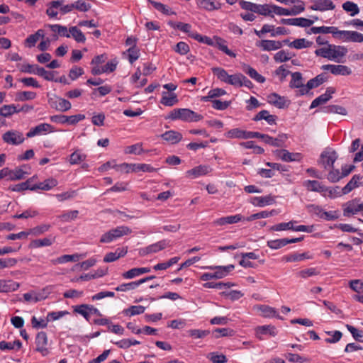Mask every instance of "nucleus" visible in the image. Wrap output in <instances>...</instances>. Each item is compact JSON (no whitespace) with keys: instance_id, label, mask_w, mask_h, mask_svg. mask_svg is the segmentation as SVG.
Here are the masks:
<instances>
[{"instance_id":"obj_6","label":"nucleus","mask_w":363,"mask_h":363,"mask_svg":"<svg viewBox=\"0 0 363 363\" xmlns=\"http://www.w3.org/2000/svg\"><path fill=\"white\" fill-rule=\"evenodd\" d=\"M291 79L289 82V87L291 89H299L298 91L296 92V96H301L306 94V92L304 91V88H306V85L303 84V80L302 74L298 72L291 73Z\"/></svg>"},{"instance_id":"obj_13","label":"nucleus","mask_w":363,"mask_h":363,"mask_svg":"<svg viewBox=\"0 0 363 363\" xmlns=\"http://www.w3.org/2000/svg\"><path fill=\"white\" fill-rule=\"evenodd\" d=\"M337 159L335 151H324L320 155V163L325 169L333 167L334 163Z\"/></svg>"},{"instance_id":"obj_3","label":"nucleus","mask_w":363,"mask_h":363,"mask_svg":"<svg viewBox=\"0 0 363 363\" xmlns=\"http://www.w3.org/2000/svg\"><path fill=\"white\" fill-rule=\"evenodd\" d=\"M131 229L128 226H118L116 228H113L103 234L101 237L100 242L103 243H109L123 237V235L131 233Z\"/></svg>"},{"instance_id":"obj_29","label":"nucleus","mask_w":363,"mask_h":363,"mask_svg":"<svg viewBox=\"0 0 363 363\" xmlns=\"http://www.w3.org/2000/svg\"><path fill=\"white\" fill-rule=\"evenodd\" d=\"M267 101L269 104L279 108H283L287 106L286 99L277 93H272L269 94L267 96Z\"/></svg>"},{"instance_id":"obj_51","label":"nucleus","mask_w":363,"mask_h":363,"mask_svg":"<svg viewBox=\"0 0 363 363\" xmlns=\"http://www.w3.org/2000/svg\"><path fill=\"white\" fill-rule=\"evenodd\" d=\"M74 311L82 315L87 321L90 319L89 305L82 304L73 307Z\"/></svg>"},{"instance_id":"obj_48","label":"nucleus","mask_w":363,"mask_h":363,"mask_svg":"<svg viewBox=\"0 0 363 363\" xmlns=\"http://www.w3.org/2000/svg\"><path fill=\"white\" fill-rule=\"evenodd\" d=\"M274 202V199L270 196H259V197H254L252 203L254 206H257L260 207H263L267 205L272 204Z\"/></svg>"},{"instance_id":"obj_7","label":"nucleus","mask_w":363,"mask_h":363,"mask_svg":"<svg viewBox=\"0 0 363 363\" xmlns=\"http://www.w3.org/2000/svg\"><path fill=\"white\" fill-rule=\"evenodd\" d=\"M55 132L54 127L49 123H40L32 128L27 133L28 138H33L38 135H47Z\"/></svg>"},{"instance_id":"obj_47","label":"nucleus","mask_w":363,"mask_h":363,"mask_svg":"<svg viewBox=\"0 0 363 363\" xmlns=\"http://www.w3.org/2000/svg\"><path fill=\"white\" fill-rule=\"evenodd\" d=\"M19 112L20 110H18L14 104L4 105L0 108V116L4 117H9L13 113Z\"/></svg>"},{"instance_id":"obj_12","label":"nucleus","mask_w":363,"mask_h":363,"mask_svg":"<svg viewBox=\"0 0 363 363\" xmlns=\"http://www.w3.org/2000/svg\"><path fill=\"white\" fill-rule=\"evenodd\" d=\"M323 70L330 71L334 75L348 76L352 74L351 69L342 65H325L322 66Z\"/></svg>"},{"instance_id":"obj_61","label":"nucleus","mask_w":363,"mask_h":363,"mask_svg":"<svg viewBox=\"0 0 363 363\" xmlns=\"http://www.w3.org/2000/svg\"><path fill=\"white\" fill-rule=\"evenodd\" d=\"M294 55H292L289 52L282 50L274 55V59L277 62H284L289 60Z\"/></svg>"},{"instance_id":"obj_30","label":"nucleus","mask_w":363,"mask_h":363,"mask_svg":"<svg viewBox=\"0 0 363 363\" xmlns=\"http://www.w3.org/2000/svg\"><path fill=\"white\" fill-rule=\"evenodd\" d=\"M177 95L172 92H162L160 103L166 106H172L178 103Z\"/></svg>"},{"instance_id":"obj_15","label":"nucleus","mask_w":363,"mask_h":363,"mask_svg":"<svg viewBox=\"0 0 363 363\" xmlns=\"http://www.w3.org/2000/svg\"><path fill=\"white\" fill-rule=\"evenodd\" d=\"M48 297V293L45 289L40 291H30L23 294V298L28 303H37L45 300Z\"/></svg>"},{"instance_id":"obj_17","label":"nucleus","mask_w":363,"mask_h":363,"mask_svg":"<svg viewBox=\"0 0 363 363\" xmlns=\"http://www.w3.org/2000/svg\"><path fill=\"white\" fill-rule=\"evenodd\" d=\"M36 350L41 353L43 356H46L48 353V337L45 332H40L37 334L35 338Z\"/></svg>"},{"instance_id":"obj_50","label":"nucleus","mask_w":363,"mask_h":363,"mask_svg":"<svg viewBox=\"0 0 363 363\" xmlns=\"http://www.w3.org/2000/svg\"><path fill=\"white\" fill-rule=\"evenodd\" d=\"M69 33L70 37L72 36L77 43H84L86 41L85 35L77 27H71Z\"/></svg>"},{"instance_id":"obj_41","label":"nucleus","mask_w":363,"mask_h":363,"mask_svg":"<svg viewBox=\"0 0 363 363\" xmlns=\"http://www.w3.org/2000/svg\"><path fill=\"white\" fill-rule=\"evenodd\" d=\"M323 112L325 113H337L345 116L347 111L345 108L339 105H330L324 107Z\"/></svg>"},{"instance_id":"obj_57","label":"nucleus","mask_w":363,"mask_h":363,"mask_svg":"<svg viewBox=\"0 0 363 363\" xmlns=\"http://www.w3.org/2000/svg\"><path fill=\"white\" fill-rule=\"evenodd\" d=\"M50 28L52 31L55 33H57L60 35L69 38L70 35L69 33V30H67V27L58 24L55 25H49Z\"/></svg>"},{"instance_id":"obj_46","label":"nucleus","mask_w":363,"mask_h":363,"mask_svg":"<svg viewBox=\"0 0 363 363\" xmlns=\"http://www.w3.org/2000/svg\"><path fill=\"white\" fill-rule=\"evenodd\" d=\"M86 155L84 154L80 150H77L70 155L69 162L71 164H77L84 161Z\"/></svg>"},{"instance_id":"obj_36","label":"nucleus","mask_w":363,"mask_h":363,"mask_svg":"<svg viewBox=\"0 0 363 363\" xmlns=\"http://www.w3.org/2000/svg\"><path fill=\"white\" fill-rule=\"evenodd\" d=\"M325 80L326 78L323 74H318V76L310 79L307 82V84H306V88H304V91L306 92V94H308L310 89L319 86L323 82H325Z\"/></svg>"},{"instance_id":"obj_27","label":"nucleus","mask_w":363,"mask_h":363,"mask_svg":"<svg viewBox=\"0 0 363 363\" xmlns=\"http://www.w3.org/2000/svg\"><path fill=\"white\" fill-rule=\"evenodd\" d=\"M253 131H247L240 128H233L228 130V138L238 139L252 138Z\"/></svg>"},{"instance_id":"obj_56","label":"nucleus","mask_w":363,"mask_h":363,"mask_svg":"<svg viewBox=\"0 0 363 363\" xmlns=\"http://www.w3.org/2000/svg\"><path fill=\"white\" fill-rule=\"evenodd\" d=\"M245 71L252 79L256 82L259 83H264L265 82V78L259 74L254 68L248 66Z\"/></svg>"},{"instance_id":"obj_53","label":"nucleus","mask_w":363,"mask_h":363,"mask_svg":"<svg viewBox=\"0 0 363 363\" xmlns=\"http://www.w3.org/2000/svg\"><path fill=\"white\" fill-rule=\"evenodd\" d=\"M274 4H259L258 14L264 16H270L274 17Z\"/></svg>"},{"instance_id":"obj_62","label":"nucleus","mask_w":363,"mask_h":363,"mask_svg":"<svg viewBox=\"0 0 363 363\" xmlns=\"http://www.w3.org/2000/svg\"><path fill=\"white\" fill-rule=\"evenodd\" d=\"M50 228V225L49 224H42L40 225H38L36 227H34L29 230L30 234H32L35 236H38L40 235L43 234L44 233L49 230Z\"/></svg>"},{"instance_id":"obj_45","label":"nucleus","mask_w":363,"mask_h":363,"mask_svg":"<svg viewBox=\"0 0 363 363\" xmlns=\"http://www.w3.org/2000/svg\"><path fill=\"white\" fill-rule=\"evenodd\" d=\"M141 71L139 68L137 69L136 72L132 75L130 78L131 82L135 85L136 87H142L146 84L147 80L146 78H141Z\"/></svg>"},{"instance_id":"obj_60","label":"nucleus","mask_w":363,"mask_h":363,"mask_svg":"<svg viewBox=\"0 0 363 363\" xmlns=\"http://www.w3.org/2000/svg\"><path fill=\"white\" fill-rule=\"evenodd\" d=\"M68 314L69 312L67 311H52L48 313L47 320L48 321H55Z\"/></svg>"},{"instance_id":"obj_2","label":"nucleus","mask_w":363,"mask_h":363,"mask_svg":"<svg viewBox=\"0 0 363 363\" xmlns=\"http://www.w3.org/2000/svg\"><path fill=\"white\" fill-rule=\"evenodd\" d=\"M169 119L181 120L185 122H197L203 119V116L189 108H176L172 110L168 117Z\"/></svg>"},{"instance_id":"obj_8","label":"nucleus","mask_w":363,"mask_h":363,"mask_svg":"<svg viewBox=\"0 0 363 363\" xmlns=\"http://www.w3.org/2000/svg\"><path fill=\"white\" fill-rule=\"evenodd\" d=\"M289 40H284L282 42L272 40H262L257 42L256 45L264 51H272L280 49L284 44H288Z\"/></svg>"},{"instance_id":"obj_23","label":"nucleus","mask_w":363,"mask_h":363,"mask_svg":"<svg viewBox=\"0 0 363 363\" xmlns=\"http://www.w3.org/2000/svg\"><path fill=\"white\" fill-rule=\"evenodd\" d=\"M335 93V89L333 87L327 88L325 92L320 96L315 98L310 106V108H314L320 105L324 104L328 102L331 98L332 94Z\"/></svg>"},{"instance_id":"obj_31","label":"nucleus","mask_w":363,"mask_h":363,"mask_svg":"<svg viewBox=\"0 0 363 363\" xmlns=\"http://www.w3.org/2000/svg\"><path fill=\"white\" fill-rule=\"evenodd\" d=\"M0 293H7L16 291L20 284L13 280L0 279Z\"/></svg>"},{"instance_id":"obj_10","label":"nucleus","mask_w":363,"mask_h":363,"mask_svg":"<svg viewBox=\"0 0 363 363\" xmlns=\"http://www.w3.org/2000/svg\"><path fill=\"white\" fill-rule=\"evenodd\" d=\"M311 2L312 5L309 9L313 11L324 12L335 9V5L332 0H311Z\"/></svg>"},{"instance_id":"obj_52","label":"nucleus","mask_w":363,"mask_h":363,"mask_svg":"<svg viewBox=\"0 0 363 363\" xmlns=\"http://www.w3.org/2000/svg\"><path fill=\"white\" fill-rule=\"evenodd\" d=\"M240 145L247 149H252V153L256 155H261L264 152V150L255 144V141L250 140L247 142H242Z\"/></svg>"},{"instance_id":"obj_4","label":"nucleus","mask_w":363,"mask_h":363,"mask_svg":"<svg viewBox=\"0 0 363 363\" xmlns=\"http://www.w3.org/2000/svg\"><path fill=\"white\" fill-rule=\"evenodd\" d=\"M206 269H211L213 271L204 273L201 276V279L203 281H209L211 279H219L224 277L227 274L226 267H206Z\"/></svg>"},{"instance_id":"obj_64","label":"nucleus","mask_w":363,"mask_h":363,"mask_svg":"<svg viewBox=\"0 0 363 363\" xmlns=\"http://www.w3.org/2000/svg\"><path fill=\"white\" fill-rule=\"evenodd\" d=\"M128 61L133 64L140 57V50L137 47H130L127 51Z\"/></svg>"},{"instance_id":"obj_26","label":"nucleus","mask_w":363,"mask_h":363,"mask_svg":"<svg viewBox=\"0 0 363 363\" xmlns=\"http://www.w3.org/2000/svg\"><path fill=\"white\" fill-rule=\"evenodd\" d=\"M58 182L55 178H49L39 184H34L32 186L31 191H35L37 189H40L43 191H49L56 186H57Z\"/></svg>"},{"instance_id":"obj_37","label":"nucleus","mask_w":363,"mask_h":363,"mask_svg":"<svg viewBox=\"0 0 363 363\" xmlns=\"http://www.w3.org/2000/svg\"><path fill=\"white\" fill-rule=\"evenodd\" d=\"M65 3V0H55L50 2L48 4V9L46 10V13L50 18H57L58 15L57 9H59L60 6H62V4Z\"/></svg>"},{"instance_id":"obj_33","label":"nucleus","mask_w":363,"mask_h":363,"mask_svg":"<svg viewBox=\"0 0 363 363\" xmlns=\"http://www.w3.org/2000/svg\"><path fill=\"white\" fill-rule=\"evenodd\" d=\"M226 94L225 89L220 88H215L211 89L206 96L201 97V101L203 102L213 101L217 98L224 96Z\"/></svg>"},{"instance_id":"obj_22","label":"nucleus","mask_w":363,"mask_h":363,"mask_svg":"<svg viewBox=\"0 0 363 363\" xmlns=\"http://www.w3.org/2000/svg\"><path fill=\"white\" fill-rule=\"evenodd\" d=\"M211 168L208 165H199L186 172V177L190 179H196L206 175L211 172Z\"/></svg>"},{"instance_id":"obj_25","label":"nucleus","mask_w":363,"mask_h":363,"mask_svg":"<svg viewBox=\"0 0 363 363\" xmlns=\"http://www.w3.org/2000/svg\"><path fill=\"white\" fill-rule=\"evenodd\" d=\"M161 138L167 143L174 145L180 142L183 136L179 132L171 130L162 134Z\"/></svg>"},{"instance_id":"obj_32","label":"nucleus","mask_w":363,"mask_h":363,"mask_svg":"<svg viewBox=\"0 0 363 363\" xmlns=\"http://www.w3.org/2000/svg\"><path fill=\"white\" fill-rule=\"evenodd\" d=\"M343 206V215L345 216L348 217L359 213V203L356 199L347 202Z\"/></svg>"},{"instance_id":"obj_14","label":"nucleus","mask_w":363,"mask_h":363,"mask_svg":"<svg viewBox=\"0 0 363 363\" xmlns=\"http://www.w3.org/2000/svg\"><path fill=\"white\" fill-rule=\"evenodd\" d=\"M277 333L278 331L276 327L271 325L258 326L255 329V335L260 340L264 339V335L274 337L277 335Z\"/></svg>"},{"instance_id":"obj_40","label":"nucleus","mask_w":363,"mask_h":363,"mask_svg":"<svg viewBox=\"0 0 363 363\" xmlns=\"http://www.w3.org/2000/svg\"><path fill=\"white\" fill-rule=\"evenodd\" d=\"M145 308L143 306H132L123 311V314L126 316H133L136 315L142 314L145 312Z\"/></svg>"},{"instance_id":"obj_59","label":"nucleus","mask_w":363,"mask_h":363,"mask_svg":"<svg viewBox=\"0 0 363 363\" xmlns=\"http://www.w3.org/2000/svg\"><path fill=\"white\" fill-rule=\"evenodd\" d=\"M311 44V42L307 41L305 38H299L289 43V45L296 49H302L309 47Z\"/></svg>"},{"instance_id":"obj_44","label":"nucleus","mask_w":363,"mask_h":363,"mask_svg":"<svg viewBox=\"0 0 363 363\" xmlns=\"http://www.w3.org/2000/svg\"><path fill=\"white\" fill-rule=\"evenodd\" d=\"M342 7L344 11H345L347 13H350V15L351 16H354L359 13V9L357 4L352 1H345V3H343Z\"/></svg>"},{"instance_id":"obj_18","label":"nucleus","mask_w":363,"mask_h":363,"mask_svg":"<svg viewBox=\"0 0 363 363\" xmlns=\"http://www.w3.org/2000/svg\"><path fill=\"white\" fill-rule=\"evenodd\" d=\"M170 242L167 240H162L159 242H157L154 244H152L145 249L142 250L140 251V254L142 255H145L150 253H156L159 251H161L166 248L167 247L169 246Z\"/></svg>"},{"instance_id":"obj_5","label":"nucleus","mask_w":363,"mask_h":363,"mask_svg":"<svg viewBox=\"0 0 363 363\" xmlns=\"http://www.w3.org/2000/svg\"><path fill=\"white\" fill-rule=\"evenodd\" d=\"M48 104L51 108L62 112L69 111L72 107V104L69 101L56 95L49 97Z\"/></svg>"},{"instance_id":"obj_55","label":"nucleus","mask_w":363,"mask_h":363,"mask_svg":"<svg viewBox=\"0 0 363 363\" xmlns=\"http://www.w3.org/2000/svg\"><path fill=\"white\" fill-rule=\"evenodd\" d=\"M133 172H153L157 169L148 164L138 163L133 164Z\"/></svg>"},{"instance_id":"obj_54","label":"nucleus","mask_w":363,"mask_h":363,"mask_svg":"<svg viewBox=\"0 0 363 363\" xmlns=\"http://www.w3.org/2000/svg\"><path fill=\"white\" fill-rule=\"evenodd\" d=\"M37 94L35 92L30 91H20L16 94V100L19 101H24L28 100H33L35 99Z\"/></svg>"},{"instance_id":"obj_49","label":"nucleus","mask_w":363,"mask_h":363,"mask_svg":"<svg viewBox=\"0 0 363 363\" xmlns=\"http://www.w3.org/2000/svg\"><path fill=\"white\" fill-rule=\"evenodd\" d=\"M179 259L180 258L179 257H174L169 259L167 262L155 264L153 267V269L155 271L165 270V269L169 268L170 267H172V265L177 264L179 262Z\"/></svg>"},{"instance_id":"obj_20","label":"nucleus","mask_w":363,"mask_h":363,"mask_svg":"<svg viewBox=\"0 0 363 363\" xmlns=\"http://www.w3.org/2000/svg\"><path fill=\"white\" fill-rule=\"evenodd\" d=\"M85 118V115L84 114H77L70 116H54L52 118V121H57L60 123L65 124L68 123L70 125H75L78 122L83 121Z\"/></svg>"},{"instance_id":"obj_43","label":"nucleus","mask_w":363,"mask_h":363,"mask_svg":"<svg viewBox=\"0 0 363 363\" xmlns=\"http://www.w3.org/2000/svg\"><path fill=\"white\" fill-rule=\"evenodd\" d=\"M252 138H259L262 139L264 143L266 144L270 145L272 146H278L279 144L277 143V140H275L274 138H272L267 134H262L259 132H254L253 131V136Z\"/></svg>"},{"instance_id":"obj_16","label":"nucleus","mask_w":363,"mask_h":363,"mask_svg":"<svg viewBox=\"0 0 363 363\" xmlns=\"http://www.w3.org/2000/svg\"><path fill=\"white\" fill-rule=\"evenodd\" d=\"M274 153L277 157L287 162L300 161L302 159L301 153H292L284 149L277 150L274 151Z\"/></svg>"},{"instance_id":"obj_63","label":"nucleus","mask_w":363,"mask_h":363,"mask_svg":"<svg viewBox=\"0 0 363 363\" xmlns=\"http://www.w3.org/2000/svg\"><path fill=\"white\" fill-rule=\"evenodd\" d=\"M73 10L76 9L80 12H86L91 9V4L86 3L83 0H78L72 4Z\"/></svg>"},{"instance_id":"obj_34","label":"nucleus","mask_w":363,"mask_h":363,"mask_svg":"<svg viewBox=\"0 0 363 363\" xmlns=\"http://www.w3.org/2000/svg\"><path fill=\"white\" fill-rule=\"evenodd\" d=\"M45 37V31L43 29L38 30L34 34L30 35L25 40V45L28 48L34 47L35 43Z\"/></svg>"},{"instance_id":"obj_1","label":"nucleus","mask_w":363,"mask_h":363,"mask_svg":"<svg viewBox=\"0 0 363 363\" xmlns=\"http://www.w3.org/2000/svg\"><path fill=\"white\" fill-rule=\"evenodd\" d=\"M347 48L343 45L328 44L326 47L315 50V54L317 56H320L330 60L340 62L341 59L347 55Z\"/></svg>"},{"instance_id":"obj_38","label":"nucleus","mask_w":363,"mask_h":363,"mask_svg":"<svg viewBox=\"0 0 363 363\" xmlns=\"http://www.w3.org/2000/svg\"><path fill=\"white\" fill-rule=\"evenodd\" d=\"M362 177L358 175H354L350 181L342 188V191L343 194H347L352 191L354 189L360 186V179Z\"/></svg>"},{"instance_id":"obj_9","label":"nucleus","mask_w":363,"mask_h":363,"mask_svg":"<svg viewBox=\"0 0 363 363\" xmlns=\"http://www.w3.org/2000/svg\"><path fill=\"white\" fill-rule=\"evenodd\" d=\"M303 185L308 191L318 192L324 196L327 192L332 194L331 190L317 180H306Z\"/></svg>"},{"instance_id":"obj_21","label":"nucleus","mask_w":363,"mask_h":363,"mask_svg":"<svg viewBox=\"0 0 363 363\" xmlns=\"http://www.w3.org/2000/svg\"><path fill=\"white\" fill-rule=\"evenodd\" d=\"M3 140L12 145H19L24 141L23 135L18 131H8L3 135Z\"/></svg>"},{"instance_id":"obj_11","label":"nucleus","mask_w":363,"mask_h":363,"mask_svg":"<svg viewBox=\"0 0 363 363\" xmlns=\"http://www.w3.org/2000/svg\"><path fill=\"white\" fill-rule=\"evenodd\" d=\"M303 237H300L297 238H281L277 240H268L267 242V245L272 249V250H278L288 244L296 243L303 240Z\"/></svg>"},{"instance_id":"obj_42","label":"nucleus","mask_w":363,"mask_h":363,"mask_svg":"<svg viewBox=\"0 0 363 363\" xmlns=\"http://www.w3.org/2000/svg\"><path fill=\"white\" fill-rule=\"evenodd\" d=\"M143 281H132L129 283H124L122 284H120L117 287H116V291H128L135 289L137 287H138L140 284H142Z\"/></svg>"},{"instance_id":"obj_24","label":"nucleus","mask_w":363,"mask_h":363,"mask_svg":"<svg viewBox=\"0 0 363 363\" xmlns=\"http://www.w3.org/2000/svg\"><path fill=\"white\" fill-rule=\"evenodd\" d=\"M197 6L201 9L212 11L220 9L222 4L217 0H198Z\"/></svg>"},{"instance_id":"obj_58","label":"nucleus","mask_w":363,"mask_h":363,"mask_svg":"<svg viewBox=\"0 0 363 363\" xmlns=\"http://www.w3.org/2000/svg\"><path fill=\"white\" fill-rule=\"evenodd\" d=\"M309 257L307 255L306 253H294L290 254L288 255H286L284 257V259L287 262H299L304 259H308Z\"/></svg>"},{"instance_id":"obj_19","label":"nucleus","mask_w":363,"mask_h":363,"mask_svg":"<svg viewBox=\"0 0 363 363\" xmlns=\"http://www.w3.org/2000/svg\"><path fill=\"white\" fill-rule=\"evenodd\" d=\"M86 254H73V255H65L57 257L51 260V263L54 265L65 264L67 262H76L79 259H83L86 257Z\"/></svg>"},{"instance_id":"obj_39","label":"nucleus","mask_w":363,"mask_h":363,"mask_svg":"<svg viewBox=\"0 0 363 363\" xmlns=\"http://www.w3.org/2000/svg\"><path fill=\"white\" fill-rule=\"evenodd\" d=\"M350 32V30H339L337 27L333 26L332 35L335 40L349 43Z\"/></svg>"},{"instance_id":"obj_35","label":"nucleus","mask_w":363,"mask_h":363,"mask_svg":"<svg viewBox=\"0 0 363 363\" xmlns=\"http://www.w3.org/2000/svg\"><path fill=\"white\" fill-rule=\"evenodd\" d=\"M55 237L49 236L43 239H38L32 240L30 243V247L39 248L42 247H48L52 245L55 242Z\"/></svg>"},{"instance_id":"obj_28","label":"nucleus","mask_w":363,"mask_h":363,"mask_svg":"<svg viewBox=\"0 0 363 363\" xmlns=\"http://www.w3.org/2000/svg\"><path fill=\"white\" fill-rule=\"evenodd\" d=\"M128 252L127 248L125 247H121V248H117L115 252H111L107 253L104 258V262H112L117 259H118L121 257H124Z\"/></svg>"}]
</instances>
